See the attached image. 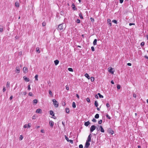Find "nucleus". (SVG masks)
Here are the masks:
<instances>
[{"instance_id":"1","label":"nucleus","mask_w":148,"mask_h":148,"mask_svg":"<svg viewBox=\"0 0 148 148\" xmlns=\"http://www.w3.org/2000/svg\"><path fill=\"white\" fill-rule=\"evenodd\" d=\"M66 27V25L64 23H61L59 24L57 28V29L58 31H63L64 29Z\"/></svg>"},{"instance_id":"2","label":"nucleus","mask_w":148,"mask_h":148,"mask_svg":"<svg viewBox=\"0 0 148 148\" xmlns=\"http://www.w3.org/2000/svg\"><path fill=\"white\" fill-rule=\"evenodd\" d=\"M52 101L53 102L55 107L57 108L58 106V103L55 99H52Z\"/></svg>"},{"instance_id":"3","label":"nucleus","mask_w":148,"mask_h":148,"mask_svg":"<svg viewBox=\"0 0 148 148\" xmlns=\"http://www.w3.org/2000/svg\"><path fill=\"white\" fill-rule=\"evenodd\" d=\"M96 128V127L95 125H92L90 129V132H93Z\"/></svg>"},{"instance_id":"4","label":"nucleus","mask_w":148,"mask_h":148,"mask_svg":"<svg viewBox=\"0 0 148 148\" xmlns=\"http://www.w3.org/2000/svg\"><path fill=\"white\" fill-rule=\"evenodd\" d=\"M31 125V123H29L28 124H25L23 126V127L24 128H26L27 127L28 128H30L31 127V125Z\"/></svg>"},{"instance_id":"5","label":"nucleus","mask_w":148,"mask_h":148,"mask_svg":"<svg viewBox=\"0 0 148 148\" xmlns=\"http://www.w3.org/2000/svg\"><path fill=\"white\" fill-rule=\"evenodd\" d=\"M90 145V143L89 142L86 141L84 146V148H88L89 147Z\"/></svg>"},{"instance_id":"6","label":"nucleus","mask_w":148,"mask_h":148,"mask_svg":"<svg viewBox=\"0 0 148 148\" xmlns=\"http://www.w3.org/2000/svg\"><path fill=\"white\" fill-rule=\"evenodd\" d=\"M23 72L25 73L27 72L28 69L26 67H24L23 69Z\"/></svg>"},{"instance_id":"7","label":"nucleus","mask_w":148,"mask_h":148,"mask_svg":"<svg viewBox=\"0 0 148 148\" xmlns=\"http://www.w3.org/2000/svg\"><path fill=\"white\" fill-rule=\"evenodd\" d=\"M108 132L110 133H111L112 134H113L114 133V131L112 130L111 128H109L108 129Z\"/></svg>"},{"instance_id":"8","label":"nucleus","mask_w":148,"mask_h":148,"mask_svg":"<svg viewBox=\"0 0 148 148\" xmlns=\"http://www.w3.org/2000/svg\"><path fill=\"white\" fill-rule=\"evenodd\" d=\"M108 71L110 73L112 74H114V71H112V67H110V68H108Z\"/></svg>"},{"instance_id":"9","label":"nucleus","mask_w":148,"mask_h":148,"mask_svg":"<svg viewBox=\"0 0 148 148\" xmlns=\"http://www.w3.org/2000/svg\"><path fill=\"white\" fill-rule=\"evenodd\" d=\"M16 72L19 73L20 71V68L19 67H16Z\"/></svg>"},{"instance_id":"10","label":"nucleus","mask_w":148,"mask_h":148,"mask_svg":"<svg viewBox=\"0 0 148 148\" xmlns=\"http://www.w3.org/2000/svg\"><path fill=\"white\" fill-rule=\"evenodd\" d=\"M23 78L26 82H29V78L26 77L25 76H24L23 77Z\"/></svg>"},{"instance_id":"11","label":"nucleus","mask_w":148,"mask_h":148,"mask_svg":"<svg viewBox=\"0 0 148 148\" xmlns=\"http://www.w3.org/2000/svg\"><path fill=\"white\" fill-rule=\"evenodd\" d=\"M90 123L89 121H88L86 122H85L84 124V125L86 126H88V125L90 124Z\"/></svg>"},{"instance_id":"12","label":"nucleus","mask_w":148,"mask_h":148,"mask_svg":"<svg viewBox=\"0 0 148 148\" xmlns=\"http://www.w3.org/2000/svg\"><path fill=\"white\" fill-rule=\"evenodd\" d=\"M42 112L41 110L40 109H38L36 110V112L38 113H41Z\"/></svg>"},{"instance_id":"13","label":"nucleus","mask_w":148,"mask_h":148,"mask_svg":"<svg viewBox=\"0 0 148 148\" xmlns=\"http://www.w3.org/2000/svg\"><path fill=\"white\" fill-rule=\"evenodd\" d=\"M49 123L51 127H53L54 125V122L52 121H49Z\"/></svg>"},{"instance_id":"14","label":"nucleus","mask_w":148,"mask_h":148,"mask_svg":"<svg viewBox=\"0 0 148 148\" xmlns=\"http://www.w3.org/2000/svg\"><path fill=\"white\" fill-rule=\"evenodd\" d=\"M84 76L88 79H89L90 78L89 75L87 73H86L85 74Z\"/></svg>"},{"instance_id":"15","label":"nucleus","mask_w":148,"mask_h":148,"mask_svg":"<svg viewBox=\"0 0 148 148\" xmlns=\"http://www.w3.org/2000/svg\"><path fill=\"white\" fill-rule=\"evenodd\" d=\"M100 131L102 133H104L105 132L102 126H100Z\"/></svg>"},{"instance_id":"16","label":"nucleus","mask_w":148,"mask_h":148,"mask_svg":"<svg viewBox=\"0 0 148 148\" xmlns=\"http://www.w3.org/2000/svg\"><path fill=\"white\" fill-rule=\"evenodd\" d=\"M38 100L36 99H34L33 101L34 105H36L38 102Z\"/></svg>"},{"instance_id":"17","label":"nucleus","mask_w":148,"mask_h":148,"mask_svg":"<svg viewBox=\"0 0 148 148\" xmlns=\"http://www.w3.org/2000/svg\"><path fill=\"white\" fill-rule=\"evenodd\" d=\"M72 7L73 10H75L77 9L75 7L74 4L73 3L72 4Z\"/></svg>"},{"instance_id":"18","label":"nucleus","mask_w":148,"mask_h":148,"mask_svg":"<svg viewBox=\"0 0 148 148\" xmlns=\"http://www.w3.org/2000/svg\"><path fill=\"white\" fill-rule=\"evenodd\" d=\"M54 62L56 65H57L59 63V61L58 60H56L54 61Z\"/></svg>"},{"instance_id":"19","label":"nucleus","mask_w":148,"mask_h":148,"mask_svg":"<svg viewBox=\"0 0 148 148\" xmlns=\"http://www.w3.org/2000/svg\"><path fill=\"white\" fill-rule=\"evenodd\" d=\"M3 26L2 25H0V32H2L3 31Z\"/></svg>"},{"instance_id":"20","label":"nucleus","mask_w":148,"mask_h":148,"mask_svg":"<svg viewBox=\"0 0 148 148\" xmlns=\"http://www.w3.org/2000/svg\"><path fill=\"white\" fill-rule=\"evenodd\" d=\"M50 114L53 116H54V113L53 111L52 110L50 111Z\"/></svg>"},{"instance_id":"21","label":"nucleus","mask_w":148,"mask_h":148,"mask_svg":"<svg viewBox=\"0 0 148 148\" xmlns=\"http://www.w3.org/2000/svg\"><path fill=\"white\" fill-rule=\"evenodd\" d=\"M107 22L109 23L110 26H112V23H111V20L110 19H108L107 20Z\"/></svg>"},{"instance_id":"22","label":"nucleus","mask_w":148,"mask_h":148,"mask_svg":"<svg viewBox=\"0 0 148 148\" xmlns=\"http://www.w3.org/2000/svg\"><path fill=\"white\" fill-rule=\"evenodd\" d=\"M15 5L17 7H18L19 6V3L18 1H16L15 3Z\"/></svg>"},{"instance_id":"23","label":"nucleus","mask_w":148,"mask_h":148,"mask_svg":"<svg viewBox=\"0 0 148 148\" xmlns=\"http://www.w3.org/2000/svg\"><path fill=\"white\" fill-rule=\"evenodd\" d=\"M65 111L67 113H69L70 112V110L69 108H65Z\"/></svg>"},{"instance_id":"24","label":"nucleus","mask_w":148,"mask_h":148,"mask_svg":"<svg viewBox=\"0 0 148 148\" xmlns=\"http://www.w3.org/2000/svg\"><path fill=\"white\" fill-rule=\"evenodd\" d=\"M97 39H94L93 42V45H95L97 44Z\"/></svg>"},{"instance_id":"25","label":"nucleus","mask_w":148,"mask_h":148,"mask_svg":"<svg viewBox=\"0 0 148 148\" xmlns=\"http://www.w3.org/2000/svg\"><path fill=\"white\" fill-rule=\"evenodd\" d=\"M79 16L80 17V18L81 19H83V17L82 15V14L81 12H80V13L79 14Z\"/></svg>"},{"instance_id":"26","label":"nucleus","mask_w":148,"mask_h":148,"mask_svg":"<svg viewBox=\"0 0 148 148\" xmlns=\"http://www.w3.org/2000/svg\"><path fill=\"white\" fill-rule=\"evenodd\" d=\"M95 105L96 107H97L98 106V103L97 101H95Z\"/></svg>"},{"instance_id":"27","label":"nucleus","mask_w":148,"mask_h":148,"mask_svg":"<svg viewBox=\"0 0 148 148\" xmlns=\"http://www.w3.org/2000/svg\"><path fill=\"white\" fill-rule=\"evenodd\" d=\"M95 117L96 119H98L99 117V115L98 114H95Z\"/></svg>"},{"instance_id":"28","label":"nucleus","mask_w":148,"mask_h":148,"mask_svg":"<svg viewBox=\"0 0 148 148\" xmlns=\"http://www.w3.org/2000/svg\"><path fill=\"white\" fill-rule=\"evenodd\" d=\"M76 104L74 102H73L72 103V107L73 108H75L76 107Z\"/></svg>"},{"instance_id":"29","label":"nucleus","mask_w":148,"mask_h":148,"mask_svg":"<svg viewBox=\"0 0 148 148\" xmlns=\"http://www.w3.org/2000/svg\"><path fill=\"white\" fill-rule=\"evenodd\" d=\"M38 75H36L34 77V78L35 79V80H37L38 81Z\"/></svg>"},{"instance_id":"30","label":"nucleus","mask_w":148,"mask_h":148,"mask_svg":"<svg viewBox=\"0 0 148 148\" xmlns=\"http://www.w3.org/2000/svg\"><path fill=\"white\" fill-rule=\"evenodd\" d=\"M91 138H90L89 137H88L87 138V139L86 140V142H90L91 141Z\"/></svg>"},{"instance_id":"31","label":"nucleus","mask_w":148,"mask_h":148,"mask_svg":"<svg viewBox=\"0 0 148 148\" xmlns=\"http://www.w3.org/2000/svg\"><path fill=\"white\" fill-rule=\"evenodd\" d=\"M36 51L38 53H40V51L39 50V48L37 47L36 48Z\"/></svg>"},{"instance_id":"32","label":"nucleus","mask_w":148,"mask_h":148,"mask_svg":"<svg viewBox=\"0 0 148 148\" xmlns=\"http://www.w3.org/2000/svg\"><path fill=\"white\" fill-rule=\"evenodd\" d=\"M68 70L69 71L71 72H73V70L72 68H68Z\"/></svg>"},{"instance_id":"33","label":"nucleus","mask_w":148,"mask_h":148,"mask_svg":"<svg viewBox=\"0 0 148 148\" xmlns=\"http://www.w3.org/2000/svg\"><path fill=\"white\" fill-rule=\"evenodd\" d=\"M23 136L22 135H21L20 136L19 140H21L23 139Z\"/></svg>"},{"instance_id":"34","label":"nucleus","mask_w":148,"mask_h":148,"mask_svg":"<svg viewBox=\"0 0 148 148\" xmlns=\"http://www.w3.org/2000/svg\"><path fill=\"white\" fill-rule=\"evenodd\" d=\"M7 87H10V83L9 82H7L6 85Z\"/></svg>"},{"instance_id":"35","label":"nucleus","mask_w":148,"mask_h":148,"mask_svg":"<svg viewBox=\"0 0 148 148\" xmlns=\"http://www.w3.org/2000/svg\"><path fill=\"white\" fill-rule=\"evenodd\" d=\"M106 117L107 118H108L109 119H111V117L110 116H109L108 114H106Z\"/></svg>"},{"instance_id":"36","label":"nucleus","mask_w":148,"mask_h":148,"mask_svg":"<svg viewBox=\"0 0 148 148\" xmlns=\"http://www.w3.org/2000/svg\"><path fill=\"white\" fill-rule=\"evenodd\" d=\"M106 106L107 108H108L110 107V104H109V103H106Z\"/></svg>"},{"instance_id":"37","label":"nucleus","mask_w":148,"mask_h":148,"mask_svg":"<svg viewBox=\"0 0 148 148\" xmlns=\"http://www.w3.org/2000/svg\"><path fill=\"white\" fill-rule=\"evenodd\" d=\"M90 20L92 22V23H93L94 21V18H92V17H90Z\"/></svg>"},{"instance_id":"38","label":"nucleus","mask_w":148,"mask_h":148,"mask_svg":"<svg viewBox=\"0 0 148 148\" xmlns=\"http://www.w3.org/2000/svg\"><path fill=\"white\" fill-rule=\"evenodd\" d=\"M86 101L88 102V103H90V99L88 97L86 98Z\"/></svg>"},{"instance_id":"39","label":"nucleus","mask_w":148,"mask_h":148,"mask_svg":"<svg viewBox=\"0 0 148 148\" xmlns=\"http://www.w3.org/2000/svg\"><path fill=\"white\" fill-rule=\"evenodd\" d=\"M112 22L115 24H117V21L115 20H113L112 21Z\"/></svg>"},{"instance_id":"40","label":"nucleus","mask_w":148,"mask_h":148,"mask_svg":"<svg viewBox=\"0 0 148 148\" xmlns=\"http://www.w3.org/2000/svg\"><path fill=\"white\" fill-rule=\"evenodd\" d=\"M76 22L77 23H80V20L79 19H77L76 21Z\"/></svg>"},{"instance_id":"41","label":"nucleus","mask_w":148,"mask_h":148,"mask_svg":"<svg viewBox=\"0 0 148 148\" xmlns=\"http://www.w3.org/2000/svg\"><path fill=\"white\" fill-rule=\"evenodd\" d=\"M121 86L119 85H117V88L118 89H119L120 88Z\"/></svg>"},{"instance_id":"42","label":"nucleus","mask_w":148,"mask_h":148,"mask_svg":"<svg viewBox=\"0 0 148 148\" xmlns=\"http://www.w3.org/2000/svg\"><path fill=\"white\" fill-rule=\"evenodd\" d=\"M49 94L51 95V96H53V94H52V92H51V91L50 90H49Z\"/></svg>"},{"instance_id":"43","label":"nucleus","mask_w":148,"mask_h":148,"mask_svg":"<svg viewBox=\"0 0 148 148\" xmlns=\"http://www.w3.org/2000/svg\"><path fill=\"white\" fill-rule=\"evenodd\" d=\"M29 95L31 96H33V95L32 92H29Z\"/></svg>"},{"instance_id":"44","label":"nucleus","mask_w":148,"mask_h":148,"mask_svg":"<svg viewBox=\"0 0 148 148\" xmlns=\"http://www.w3.org/2000/svg\"><path fill=\"white\" fill-rule=\"evenodd\" d=\"M66 89L67 90H69V86L68 85H66Z\"/></svg>"},{"instance_id":"45","label":"nucleus","mask_w":148,"mask_h":148,"mask_svg":"<svg viewBox=\"0 0 148 148\" xmlns=\"http://www.w3.org/2000/svg\"><path fill=\"white\" fill-rule=\"evenodd\" d=\"M65 137L66 140L67 141H69V139L68 138L66 135L65 136Z\"/></svg>"},{"instance_id":"46","label":"nucleus","mask_w":148,"mask_h":148,"mask_svg":"<svg viewBox=\"0 0 148 148\" xmlns=\"http://www.w3.org/2000/svg\"><path fill=\"white\" fill-rule=\"evenodd\" d=\"M91 81L92 82H93L94 81V77H91L90 78Z\"/></svg>"},{"instance_id":"47","label":"nucleus","mask_w":148,"mask_h":148,"mask_svg":"<svg viewBox=\"0 0 148 148\" xmlns=\"http://www.w3.org/2000/svg\"><path fill=\"white\" fill-rule=\"evenodd\" d=\"M27 88H28V90H30L31 89V88H30V84H29L28 85Z\"/></svg>"},{"instance_id":"48","label":"nucleus","mask_w":148,"mask_h":148,"mask_svg":"<svg viewBox=\"0 0 148 148\" xmlns=\"http://www.w3.org/2000/svg\"><path fill=\"white\" fill-rule=\"evenodd\" d=\"M91 49L92 51H95V48L93 46H92L91 47Z\"/></svg>"},{"instance_id":"49","label":"nucleus","mask_w":148,"mask_h":148,"mask_svg":"<svg viewBox=\"0 0 148 148\" xmlns=\"http://www.w3.org/2000/svg\"><path fill=\"white\" fill-rule=\"evenodd\" d=\"M144 44H145V43L144 42H142L141 43H140V45L141 46H143L144 45Z\"/></svg>"},{"instance_id":"50","label":"nucleus","mask_w":148,"mask_h":148,"mask_svg":"<svg viewBox=\"0 0 148 148\" xmlns=\"http://www.w3.org/2000/svg\"><path fill=\"white\" fill-rule=\"evenodd\" d=\"M92 121L94 122H96V121H97L96 120V119L93 118L92 120Z\"/></svg>"},{"instance_id":"51","label":"nucleus","mask_w":148,"mask_h":148,"mask_svg":"<svg viewBox=\"0 0 148 148\" xmlns=\"http://www.w3.org/2000/svg\"><path fill=\"white\" fill-rule=\"evenodd\" d=\"M79 148H83V146L82 145L80 144L79 145Z\"/></svg>"},{"instance_id":"52","label":"nucleus","mask_w":148,"mask_h":148,"mask_svg":"<svg viewBox=\"0 0 148 148\" xmlns=\"http://www.w3.org/2000/svg\"><path fill=\"white\" fill-rule=\"evenodd\" d=\"M102 123V120H100L98 121V123L99 124H101Z\"/></svg>"},{"instance_id":"53","label":"nucleus","mask_w":148,"mask_h":148,"mask_svg":"<svg viewBox=\"0 0 148 148\" xmlns=\"http://www.w3.org/2000/svg\"><path fill=\"white\" fill-rule=\"evenodd\" d=\"M6 90V89L5 88V87L4 86L3 87V92H4Z\"/></svg>"},{"instance_id":"54","label":"nucleus","mask_w":148,"mask_h":148,"mask_svg":"<svg viewBox=\"0 0 148 148\" xmlns=\"http://www.w3.org/2000/svg\"><path fill=\"white\" fill-rule=\"evenodd\" d=\"M46 25V24L45 23L43 22L42 23V25L43 26H45Z\"/></svg>"},{"instance_id":"55","label":"nucleus","mask_w":148,"mask_h":148,"mask_svg":"<svg viewBox=\"0 0 148 148\" xmlns=\"http://www.w3.org/2000/svg\"><path fill=\"white\" fill-rule=\"evenodd\" d=\"M135 24L134 23H130L129 24V25L130 26H131L132 25H135Z\"/></svg>"},{"instance_id":"56","label":"nucleus","mask_w":148,"mask_h":148,"mask_svg":"<svg viewBox=\"0 0 148 148\" xmlns=\"http://www.w3.org/2000/svg\"><path fill=\"white\" fill-rule=\"evenodd\" d=\"M133 97L134 98H136V95L135 93H133Z\"/></svg>"},{"instance_id":"57","label":"nucleus","mask_w":148,"mask_h":148,"mask_svg":"<svg viewBox=\"0 0 148 148\" xmlns=\"http://www.w3.org/2000/svg\"><path fill=\"white\" fill-rule=\"evenodd\" d=\"M40 132L42 133H45V131H44V130H40Z\"/></svg>"},{"instance_id":"58","label":"nucleus","mask_w":148,"mask_h":148,"mask_svg":"<svg viewBox=\"0 0 148 148\" xmlns=\"http://www.w3.org/2000/svg\"><path fill=\"white\" fill-rule=\"evenodd\" d=\"M76 97H77V98H78V99H79V95L77 94H76Z\"/></svg>"},{"instance_id":"59","label":"nucleus","mask_w":148,"mask_h":148,"mask_svg":"<svg viewBox=\"0 0 148 148\" xmlns=\"http://www.w3.org/2000/svg\"><path fill=\"white\" fill-rule=\"evenodd\" d=\"M127 65L129 66H131L132 65V64L130 63H127Z\"/></svg>"},{"instance_id":"60","label":"nucleus","mask_w":148,"mask_h":148,"mask_svg":"<svg viewBox=\"0 0 148 148\" xmlns=\"http://www.w3.org/2000/svg\"><path fill=\"white\" fill-rule=\"evenodd\" d=\"M123 1V0H119L120 3H122Z\"/></svg>"},{"instance_id":"61","label":"nucleus","mask_w":148,"mask_h":148,"mask_svg":"<svg viewBox=\"0 0 148 148\" xmlns=\"http://www.w3.org/2000/svg\"><path fill=\"white\" fill-rule=\"evenodd\" d=\"M13 96L12 95H11V96L10 97V100H12V99L13 98Z\"/></svg>"},{"instance_id":"62","label":"nucleus","mask_w":148,"mask_h":148,"mask_svg":"<svg viewBox=\"0 0 148 148\" xmlns=\"http://www.w3.org/2000/svg\"><path fill=\"white\" fill-rule=\"evenodd\" d=\"M96 129L97 130V131H99L100 130V128L99 127H96Z\"/></svg>"},{"instance_id":"63","label":"nucleus","mask_w":148,"mask_h":148,"mask_svg":"<svg viewBox=\"0 0 148 148\" xmlns=\"http://www.w3.org/2000/svg\"><path fill=\"white\" fill-rule=\"evenodd\" d=\"M92 136V135H91V134H90L88 136V137H89L90 138H91V137Z\"/></svg>"},{"instance_id":"64","label":"nucleus","mask_w":148,"mask_h":148,"mask_svg":"<svg viewBox=\"0 0 148 148\" xmlns=\"http://www.w3.org/2000/svg\"><path fill=\"white\" fill-rule=\"evenodd\" d=\"M99 97L100 98H103V95H100L99 96Z\"/></svg>"}]
</instances>
